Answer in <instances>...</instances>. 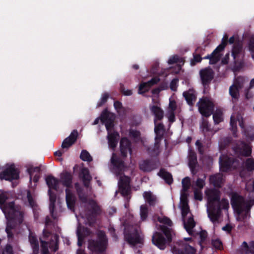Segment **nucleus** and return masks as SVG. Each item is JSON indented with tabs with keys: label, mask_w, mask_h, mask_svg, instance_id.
<instances>
[{
	"label": "nucleus",
	"mask_w": 254,
	"mask_h": 254,
	"mask_svg": "<svg viewBox=\"0 0 254 254\" xmlns=\"http://www.w3.org/2000/svg\"><path fill=\"white\" fill-rule=\"evenodd\" d=\"M96 241H90L88 248L93 252H101L104 251L107 246V239L103 232H99Z\"/></svg>",
	"instance_id": "8"
},
{
	"label": "nucleus",
	"mask_w": 254,
	"mask_h": 254,
	"mask_svg": "<svg viewBox=\"0 0 254 254\" xmlns=\"http://www.w3.org/2000/svg\"><path fill=\"white\" fill-rule=\"evenodd\" d=\"M129 178L125 176H120L118 185L119 191L123 196L127 195L129 192Z\"/></svg>",
	"instance_id": "15"
},
{
	"label": "nucleus",
	"mask_w": 254,
	"mask_h": 254,
	"mask_svg": "<svg viewBox=\"0 0 254 254\" xmlns=\"http://www.w3.org/2000/svg\"><path fill=\"white\" fill-rule=\"evenodd\" d=\"M152 242L161 250H164L166 247V241L159 233H155L153 235Z\"/></svg>",
	"instance_id": "17"
},
{
	"label": "nucleus",
	"mask_w": 254,
	"mask_h": 254,
	"mask_svg": "<svg viewBox=\"0 0 254 254\" xmlns=\"http://www.w3.org/2000/svg\"><path fill=\"white\" fill-rule=\"evenodd\" d=\"M90 206L92 209L90 214H88L87 216L81 215L80 217L77 216L78 226L76 231V234L78 238L77 244L79 247L82 245L84 238L89 234V231L84 228H82L81 225L82 223H88L89 225H90L94 220L95 215L99 214L100 212V208L94 201H92L90 202Z\"/></svg>",
	"instance_id": "5"
},
{
	"label": "nucleus",
	"mask_w": 254,
	"mask_h": 254,
	"mask_svg": "<svg viewBox=\"0 0 254 254\" xmlns=\"http://www.w3.org/2000/svg\"><path fill=\"white\" fill-rule=\"evenodd\" d=\"M199 74L201 83L203 86L208 85L212 80L214 76V72L210 67L203 68L199 71Z\"/></svg>",
	"instance_id": "14"
},
{
	"label": "nucleus",
	"mask_w": 254,
	"mask_h": 254,
	"mask_svg": "<svg viewBox=\"0 0 254 254\" xmlns=\"http://www.w3.org/2000/svg\"><path fill=\"white\" fill-rule=\"evenodd\" d=\"M80 158L83 161H90L92 160L91 157L89 153L85 150H83L81 152L80 154Z\"/></svg>",
	"instance_id": "54"
},
{
	"label": "nucleus",
	"mask_w": 254,
	"mask_h": 254,
	"mask_svg": "<svg viewBox=\"0 0 254 254\" xmlns=\"http://www.w3.org/2000/svg\"><path fill=\"white\" fill-rule=\"evenodd\" d=\"M253 204L250 205L245 202L243 198L238 194L234 193L232 196L231 204L238 220L242 221L249 217L250 209Z\"/></svg>",
	"instance_id": "6"
},
{
	"label": "nucleus",
	"mask_w": 254,
	"mask_h": 254,
	"mask_svg": "<svg viewBox=\"0 0 254 254\" xmlns=\"http://www.w3.org/2000/svg\"><path fill=\"white\" fill-rule=\"evenodd\" d=\"M193 190L194 198L196 200L201 201L203 198L201 190H198L197 188L194 187Z\"/></svg>",
	"instance_id": "50"
},
{
	"label": "nucleus",
	"mask_w": 254,
	"mask_h": 254,
	"mask_svg": "<svg viewBox=\"0 0 254 254\" xmlns=\"http://www.w3.org/2000/svg\"><path fill=\"white\" fill-rule=\"evenodd\" d=\"M80 137V134L77 129H73L69 135L65 138L62 143H75Z\"/></svg>",
	"instance_id": "30"
},
{
	"label": "nucleus",
	"mask_w": 254,
	"mask_h": 254,
	"mask_svg": "<svg viewBox=\"0 0 254 254\" xmlns=\"http://www.w3.org/2000/svg\"><path fill=\"white\" fill-rule=\"evenodd\" d=\"M178 63L184 64V60L183 58L179 57L178 55H174L172 56L168 61V63L169 64H173Z\"/></svg>",
	"instance_id": "44"
},
{
	"label": "nucleus",
	"mask_w": 254,
	"mask_h": 254,
	"mask_svg": "<svg viewBox=\"0 0 254 254\" xmlns=\"http://www.w3.org/2000/svg\"><path fill=\"white\" fill-rule=\"evenodd\" d=\"M10 193L0 190V207L7 220L5 231L8 238L12 237L15 231V225L20 224L23 220V215L18 206H14L12 202L8 200Z\"/></svg>",
	"instance_id": "2"
},
{
	"label": "nucleus",
	"mask_w": 254,
	"mask_h": 254,
	"mask_svg": "<svg viewBox=\"0 0 254 254\" xmlns=\"http://www.w3.org/2000/svg\"><path fill=\"white\" fill-rule=\"evenodd\" d=\"M139 168L144 172H150L156 167V164L149 160H141L139 163Z\"/></svg>",
	"instance_id": "20"
},
{
	"label": "nucleus",
	"mask_w": 254,
	"mask_h": 254,
	"mask_svg": "<svg viewBox=\"0 0 254 254\" xmlns=\"http://www.w3.org/2000/svg\"><path fill=\"white\" fill-rule=\"evenodd\" d=\"M72 144H62L61 148L55 152V155L61 156L62 154L66 151L71 146Z\"/></svg>",
	"instance_id": "40"
},
{
	"label": "nucleus",
	"mask_w": 254,
	"mask_h": 254,
	"mask_svg": "<svg viewBox=\"0 0 254 254\" xmlns=\"http://www.w3.org/2000/svg\"><path fill=\"white\" fill-rule=\"evenodd\" d=\"M29 241L33 250L32 254H38L39 253V244L37 239L34 234H30Z\"/></svg>",
	"instance_id": "28"
},
{
	"label": "nucleus",
	"mask_w": 254,
	"mask_h": 254,
	"mask_svg": "<svg viewBox=\"0 0 254 254\" xmlns=\"http://www.w3.org/2000/svg\"><path fill=\"white\" fill-rule=\"evenodd\" d=\"M109 98V94L107 92L104 93L100 100L98 102L97 104V107H100L103 106L108 101V99Z\"/></svg>",
	"instance_id": "45"
},
{
	"label": "nucleus",
	"mask_w": 254,
	"mask_h": 254,
	"mask_svg": "<svg viewBox=\"0 0 254 254\" xmlns=\"http://www.w3.org/2000/svg\"><path fill=\"white\" fill-rule=\"evenodd\" d=\"M156 136L155 137L154 143H160V142L164 138V132H155Z\"/></svg>",
	"instance_id": "57"
},
{
	"label": "nucleus",
	"mask_w": 254,
	"mask_h": 254,
	"mask_svg": "<svg viewBox=\"0 0 254 254\" xmlns=\"http://www.w3.org/2000/svg\"><path fill=\"white\" fill-rule=\"evenodd\" d=\"M51 236L52 241L49 244V248L53 251H56L58 249V237L56 235H51L46 232L45 230L43 231V238L41 239L42 254H49V250L48 247V244L44 240L46 239L47 237Z\"/></svg>",
	"instance_id": "10"
},
{
	"label": "nucleus",
	"mask_w": 254,
	"mask_h": 254,
	"mask_svg": "<svg viewBox=\"0 0 254 254\" xmlns=\"http://www.w3.org/2000/svg\"><path fill=\"white\" fill-rule=\"evenodd\" d=\"M40 168L38 167H34L32 166H29L27 168V171L30 175V181H33L34 182L36 183L38 182L39 178Z\"/></svg>",
	"instance_id": "22"
},
{
	"label": "nucleus",
	"mask_w": 254,
	"mask_h": 254,
	"mask_svg": "<svg viewBox=\"0 0 254 254\" xmlns=\"http://www.w3.org/2000/svg\"><path fill=\"white\" fill-rule=\"evenodd\" d=\"M111 163L113 166V172L118 174V172L122 171L124 169V165L122 161L117 158L115 154L113 153L111 158Z\"/></svg>",
	"instance_id": "19"
},
{
	"label": "nucleus",
	"mask_w": 254,
	"mask_h": 254,
	"mask_svg": "<svg viewBox=\"0 0 254 254\" xmlns=\"http://www.w3.org/2000/svg\"><path fill=\"white\" fill-rule=\"evenodd\" d=\"M182 184L183 188L181 193L179 207L181 210L184 227L187 232L190 235L192 233V229L195 226V223L190 211L188 203V194L186 193L190 186V178L186 177L183 179Z\"/></svg>",
	"instance_id": "4"
},
{
	"label": "nucleus",
	"mask_w": 254,
	"mask_h": 254,
	"mask_svg": "<svg viewBox=\"0 0 254 254\" xmlns=\"http://www.w3.org/2000/svg\"><path fill=\"white\" fill-rule=\"evenodd\" d=\"M161 230L163 233V234L165 235L167 241H171V234L170 229L165 226H161Z\"/></svg>",
	"instance_id": "51"
},
{
	"label": "nucleus",
	"mask_w": 254,
	"mask_h": 254,
	"mask_svg": "<svg viewBox=\"0 0 254 254\" xmlns=\"http://www.w3.org/2000/svg\"><path fill=\"white\" fill-rule=\"evenodd\" d=\"M201 127L202 128V131L204 133H205V131H209L210 130L209 126L208 123L206 122H203Z\"/></svg>",
	"instance_id": "63"
},
{
	"label": "nucleus",
	"mask_w": 254,
	"mask_h": 254,
	"mask_svg": "<svg viewBox=\"0 0 254 254\" xmlns=\"http://www.w3.org/2000/svg\"><path fill=\"white\" fill-rule=\"evenodd\" d=\"M179 79L177 78H174L170 82V88L171 90L175 91L177 88V83Z\"/></svg>",
	"instance_id": "59"
},
{
	"label": "nucleus",
	"mask_w": 254,
	"mask_h": 254,
	"mask_svg": "<svg viewBox=\"0 0 254 254\" xmlns=\"http://www.w3.org/2000/svg\"><path fill=\"white\" fill-rule=\"evenodd\" d=\"M229 94L232 97V102L237 103L240 97V88L236 87L235 85H231L229 88Z\"/></svg>",
	"instance_id": "27"
},
{
	"label": "nucleus",
	"mask_w": 254,
	"mask_h": 254,
	"mask_svg": "<svg viewBox=\"0 0 254 254\" xmlns=\"http://www.w3.org/2000/svg\"><path fill=\"white\" fill-rule=\"evenodd\" d=\"M114 106L117 112H119L123 108L122 103L119 101H116L114 102Z\"/></svg>",
	"instance_id": "64"
},
{
	"label": "nucleus",
	"mask_w": 254,
	"mask_h": 254,
	"mask_svg": "<svg viewBox=\"0 0 254 254\" xmlns=\"http://www.w3.org/2000/svg\"><path fill=\"white\" fill-rule=\"evenodd\" d=\"M244 81V79L242 76H238L234 82V83L233 85H235L236 87L240 88L241 89L242 87L243 83Z\"/></svg>",
	"instance_id": "56"
},
{
	"label": "nucleus",
	"mask_w": 254,
	"mask_h": 254,
	"mask_svg": "<svg viewBox=\"0 0 254 254\" xmlns=\"http://www.w3.org/2000/svg\"><path fill=\"white\" fill-rule=\"evenodd\" d=\"M19 178V171L13 164H7L0 173V179L11 181Z\"/></svg>",
	"instance_id": "9"
},
{
	"label": "nucleus",
	"mask_w": 254,
	"mask_h": 254,
	"mask_svg": "<svg viewBox=\"0 0 254 254\" xmlns=\"http://www.w3.org/2000/svg\"><path fill=\"white\" fill-rule=\"evenodd\" d=\"M243 46L242 43L240 42L235 43L233 47L232 51V55L234 60V63L235 64L237 62V59L239 58L241 53L242 51Z\"/></svg>",
	"instance_id": "26"
},
{
	"label": "nucleus",
	"mask_w": 254,
	"mask_h": 254,
	"mask_svg": "<svg viewBox=\"0 0 254 254\" xmlns=\"http://www.w3.org/2000/svg\"><path fill=\"white\" fill-rule=\"evenodd\" d=\"M159 176L163 178L169 184L172 183L173 178L172 175L166 172L164 170H161L158 173Z\"/></svg>",
	"instance_id": "34"
},
{
	"label": "nucleus",
	"mask_w": 254,
	"mask_h": 254,
	"mask_svg": "<svg viewBox=\"0 0 254 254\" xmlns=\"http://www.w3.org/2000/svg\"><path fill=\"white\" fill-rule=\"evenodd\" d=\"M115 120L114 114L109 112L107 109H104L101 114V122L105 126L106 130L114 128Z\"/></svg>",
	"instance_id": "13"
},
{
	"label": "nucleus",
	"mask_w": 254,
	"mask_h": 254,
	"mask_svg": "<svg viewBox=\"0 0 254 254\" xmlns=\"http://www.w3.org/2000/svg\"><path fill=\"white\" fill-rule=\"evenodd\" d=\"M143 195L145 201L149 205H153L156 203V198L150 191L144 192Z\"/></svg>",
	"instance_id": "31"
},
{
	"label": "nucleus",
	"mask_w": 254,
	"mask_h": 254,
	"mask_svg": "<svg viewBox=\"0 0 254 254\" xmlns=\"http://www.w3.org/2000/svg\"><path fill=\"white\" fill-rule=\"evenodd\" d=\"M172 252L174 254H193L195 252V250L192 247L181 241L174 247Z\"/></svg>",
	"instance_id": "12"
},
{
	"label": "nucleus",
	"mask_w": 254,
	"mask_h": 254,
	"mask_svg": "<svg viewBox=\"0 0 254 254\" xmlns=\"http://www.w3.org/2000/svg\"><path fill=\"white\" fill-rule=\"evenodd\" d=\"M130 233H129V228L126 227L125 231V238L129 244L134 245L137 244H141L143 237L139 231L132 227L131 228Z\"/></svg>",
	"instance_id": "11"
},
{
	"label": "nucleus",
	"mask_w": 254,
	"mask_h": 254,
	"mask_svg": "<svg viewBox=\"0 0 254 254\" xmlns=\"http://www.w3.org/2000/svg\"><path fill=\"white\" fill-rule=\"evenodd\" d=\"M212 246L216 249H221L222 248V244L218 239H214L212 241Z\"/></svg>",
	"instance_id": "61"
},
{
	"label": "nucleus",
	"mask_w": 254,
	"mask_h": 254,
	"mask_svg": "<svg viewBox=\"0 0 254 254\" xmlns=\"http://www.w3.org/2000/svg\"><path fill=\"white\" fill-rule=\"evenodd\" d=\"M150 87L147 82L141 83L139 85L138 93L139 94H142L147 92Z\"/></svg>",
	"instance_id": "46"
},
{
	"label": "nucleus",
	"mask_w": 254,
	"mask_h": 254,
	"mask_svg": "<svg viewBox=\"0 0 254 254\" xmlns=\"http://www.w3.org/2000/svg\"><path fill=\"white\" fill-rule=\"evenodd\" d=\"M149 109L151 113L154 116V123L157 121L162 120L164 117V111L160 107L157 105H150Z\"/></svg>",
	"instance_id": "18"
},
{
	"label": "nucleus",
	"mask_w": 254,
	"mask_h": 254,
	"mask_svg": "<svg viewBox=\"0 0 254 254\" xmlns=\"http://www.w3.org/2000/svg\"><path fill=\"white\" fill-rule=\"evenodd\" d=\"M154 123H155V128H154L155 132H165L164 127V125H163V124L159 123L158 124H156V122Z\"/></svg>",
	"instance_id": "60"
},
{
	"label": "nucleus",
	"mask_w": 254,
	"mask_h": 254,
	"mask_svg": "<svg viewBox=\"0 0 254 254\" xmlns=\"http://www.w3.org/2000/svg\"><path fill=\"white\" fill-rule=\"evenodd\" d=\"M183 96L190 106H192L194 102L196 99L195 91L193 89H189L188 91L184 92Z\"/></svg>",
	"instance_id": "24"
},
{
	"label": "nucleus",
	"mask_w": 254,
	"mask_h": 254,
	"mask_svg": "<svg viewBox=\"0 0 254 254\" xmlns=\"http://www.w3.org/2000/svg\"><path fill=\"white\" fill-rule=\"evenodd\" d=\"M228 41V36L225 34L221 41V43L216 47V50H219L220 52L223 51L226 46Z\"/></svg>",
	"instance_id": "41"
},
{
	"label": "nucleus",
	"mask_w": 254,
	"mask_h": 254,
	"mask_svg": "<svg viewBox=\"0 0 254 254\" xmlns=\"http://www.w3.org/2000/svg\"><path fill=\"white\" fill-rule=\"evenodd\" d=\"M160 81V79L158 77H153L149 81H147L149 86H152L153 85L158 83V82Z\"/></svg>",
	"instance_id": "62"
},
{
	"label": "nucleus",
	"mask_w": 254,
	"mask_h": 254,
	"mask_svg": "<svg viewBox=\"0 0 254 254\" xmlns=\"http://www.w3.org/2000/svg\"><path fill=\"white\" fill-rule=\"evenodd\" d=\"M207 199V212L211 222L215 224L218 222L221 215V210H227L229 203L227 199H222L219 201L220 192L216 189H206L205 191Z\"/></svg>",
	"instance_id": "3"
},
{
	"label": "nucleus",
	"mask_w": 254,
	"mask_h": 254,
	"mask_svg": "<svg viewBox=\"0 0 254 254\" xmlns=\"http://www.w3.org/2000/svg\"><path fill=\"white\" fill-rule=\"evenodd\" d=\"M246 166L248 171H252L254 169V160L253 159H248L246 161ZM248 174L249 175V172Z\"/></svg>",
	"instance_id": "58"
},
{
	"label": "nucleus",
	"mask_w": 254,
	"mask_h": 254,
	"mask_svg": "<svg viewBox=\"0 0 254 254\" xmlns=\"http://www.w3.org/2000/svg\"><path fill=\"white\" fill-rule=\"evenodd\" d=\"M0 254H13V251L11 247L9 245H7L3 248H0Z\"/></svg>",
	"instance_id": "53"
},
{
	"label": "nucleus",
	"mask_w": 254,
	"mask_h": 254,
	"mask_svg": "<svg viewBox=\"0 0 254 254\" xmlns=\"http://www.w3.org/2000/svg\"><path fill=\"white\" fill-rule=\"evenodd\" d=\"M244 135L248 141L254 140V127H249L243 131Z\"/></svg>",
	"instance_id": "32"
},
{
	"label": "nucleus",
	"mask_w": 254,
	"mask_h": 254,
	"mask_svg": "<svg viewBox=\"0 0 254 254\" xmlns=\"http://www.w3.org/2000/svg\"><path fill=\"white\" fill-rule=\"evenodd\" d=\"M230 124V129L232 131L233 135L234 137H236L237 136V120L233 116L231 117Z\"/></svg>",
	"instance_id": "37"
},
{
	"label": "nucleus",
	"mask_w": 254,
	"mask_h": 254,
	"mask_svg": "<svg viewBox=\"0 0 254 254\" xmlns=\"http://www.w3.org/2000/svg\"><path fill=\"white\" fill-rule=\"evenodd\" d=\"M130 144H120V147L123 156H126L128 153H130Z\"/></svg>",
	"instance_id": "43"
},
{
	"label": "nucleus",
	"mask_w": 254,
	"mask_h": 254,
	"mask_svg": "<svg viewBox=\"0 0 254 254\" xmlns=\"http://www.w3.org/2000/svg\"><path fill=\"white\" fill-rule=\"evenodd\" d=\"M46 182L49 189L48 194L50 198L49 208L52 216L54 218H56L58 216V213L60 211V206L56 204V195L52 192L51 189H53L57 191L60 190V185L61 183L65 187L66 201L67 207L72 210L74 206L75 197L71 190L72 186V176L66 172H64L60 175V181L52 176H48L46 179Z\"/></svg>",
	"instance_id": "1"
},
{
	"label": "nucleus",
	"mask_w": 254,
	"mask_h": 254,
	"mask_svg": "<svg viewBox=\"0 0 254 254\" xmlns=\"http://www.w3.org/2000/svg\"><path fill=\"white\" fill-rule=\"evenodd\" d=\"M242 254H248L249 249L252 253H254V242L251 244L250 247L249 248L246 242H243L242 246Z\"/></svg>",
	"instance_id": "39"
},
{
	"label": "nucleus",
	"mask_w": 254,
	"mask_h": 254,
	"mask_svg": "<svg viewBox=\"0 0 254 254\" xmlns=\"http://www.w3.org/2000/svg\"><path fill=\"white\" fill-rule=\"evenodd\" d=\"M246 189L249 192L254 191V180H250L246 183Z\"/></svg>",
	"instance_id": "55"
},
{
	"label": "nucleus",
	"mask_w": 254,
	"mask_h": 254,
	"mask_svg": "<svg viewBox=\"0 0 254 254\" xmlns=\"http://www.w3.org/2000/svg\"><path fill=\"white\" fill-rule=\"evenodd\" d=\"M80 177L82 178L85 186H88V183L91 179V177L87 169L83 168L81 170Z\"/></svg>",
	"instance_id": "33"
},
{
	"label": "nucleus",
	"mask_w": 254,
	"mask_h": 254,
	"mask_svg": "<svg viewBox=\"0 0 254 254\" xmlns=\"http://www.w3.org/2000/svg\"><path fill=\"white\" fill-rule=\"evenodd\" d=\"M148 214V209L145 205H142L140 208V215L142 220L146 219Z\"/></svg>",
	"instance_id": "47"
},
{
	"label": "nucleus",
	"mask_w": 254,
	"mask_h": 254,
	"mask_svg": "<svg viewBox=\"0 0 254 254\" xmlns=\"http://www.w3.org/2000/svg\"><path fill=\"white\" fill-rule=\"evenodd\" d=\"M212 114L215 124H219L223 121L222 113L220 110H217L215 113Z\"/></svg>",
	"instance_id": "42"
},
{
	"label": "nucleus",
	"mask_w": 254,
	"mask_h": 254,
	"mask_svg": "<svg viewBox=\"0 0 254 254\" xmlns=\"http://www.w3.org/2000/svg\"><path fill=\"white\" fill-rule=\"evenodd\" d=\"M107 131L108 132V143H118L120 137L119 133L115 131L114 128H109V130H107Z\"/></svg>",
	"instance_id": "25"
},
{
	"label": "nucleus",
	"mask_w": 254,
	"mask_h": 254,
	"mask_svg": "<svg viewBox=\"0 0 254 254\" xmlns=\"http://www.w3.org/2000/svg\"><path fill=\"white\" fill-rule=\"evenodd\" d=\"M23 194L25 195H26L30 206L32 207H33L35 205V202L32 198V197L31 194H30L29 191L25 190L23 192Z\"/></svg>",
	"instance_id": "52"
},
{
	"label": "nucleus",
	"mask_w": 254,
	"mask_h": 254,
	"mask_svg": "<svg viewBox=\"0 0 254 254\" xmlns=\"http://www.w3.org/2000/svg\"><path fill=\"white\" fill-rule=\"evenodd\" d=\"M193 59L190 61V64L195 65L197 63L201 62L202 58L199 54H193Z\"/></svg>",
	"instance_id": "49"
},
{
	"label": "nucleus",
	"mask_w": 254,
	"mask_h": 254,
	"mask_svg": "<svg viewBox=\"0 0 254 254\" xmlns=\"http://www.w3.org/2000/svg\"><path fill=\"white\" fill-rule=\"evenodd\" d=\"M241 150L239 151L240 154L243 156H249L251 154V148L248 144H241Z\"/></svg>",
	"instance_id": "35"
},
{
	"label": "nucleus",
	"mask_w": 254,
	"mask_h": 254,
	"mask_svg": "<svg viewBox=\"0 0 254 254\" xmlns=\"http://www.w3.org/2000/svg\"><path fill=\"white\" fill-rule=\"evenodd\" d=\"M223 182V178L221 174L212 176L210 178V183L216 188L221 187Z\"/></svg>",
	"instance_id": "29"
},
{
	"label": "nucleus",
	"mask_w": 254,
	"mask_h": 254,
	"mask_svg": "<svg viewBox=\"0 0 254 254\" xmlns=\"http://www.w3.org/2000/svg\"><path fill=\"white\" fill-rule=\"evenodd\" d=\"M205 176H204L202 178L197 179L192 186V189L195 187L198 190H202L205 185Z\"/></svg>",
	"instance_id": "36"
},
{
	"label": "nucleus",
	"mask_w": 254,
	"mask_h": 254,
	"mask_svg": "<svg viewBox=\"0 0 254 254\" xmlns=\"http://www.w3.org/2000/svg\"><path fill=\"white\" fill-rule=\"evenodd\" d=\"M220 169L221 171L226 172L231 167V164L234 168L236 167L237 163L231 158H228L226 156L222 155L220 157Z\"/></svg>",
	"instance_id": "16"
},
{
	"label": "nucleus",
	"mask_w": 254,
	"mask_h": 254,
	"mask_svg": "<svg viewBox=\"0 0 254 254\" xmlns=\"http://www.w3.org/2000/svg\"><path fill=\"white\" fill-rule=\"evenodd\" d=\"M198 111L201 115L205 117H210L214 111L215 105L214 103L207 96L200 98L197 103Z\"/></svg>",
	"instance_id": "7"
},
{
	"label": "nucleus",
	"mask_w": 254,
	"mask_h": 254,
	"mask_svg": "<svg viewBox=\"0 0 254 254\" xmlns=\"http://www.w3.org/2000/svg\"><path fill=\"white\" fill-rule=\"evenodd\" d=\"M128 137L133 140L135 143H144L145 139L141 137L139 130L130 128L128 131Z\"/></svg>",
	"instance_id": "21"
},
{
	"label": "nucleus",
	"mask_w": 254,
	"mask_h": 254,
	"mask_svg": "<svg viewBox=\"0 0 254 254\" xmlns=\"http://www.w3.org/2000/svg\"><path fill=\"white\" fill-rule=\"evenodd\" d=\"M189 166L192 172V169L194 168L196 163V157L194 152L190 151L189 152Z\"/></svg>",
	"instance_id": "38"
},
{
	"label": "nucleus",
	"mask_w": 254,
	"mask_h": 254,
	"mask_svg": "<svg viewBox=\"0 0 254 254\" xmlns=\"http://www.w3.org/2000/svg\"><path fill=\"white\" fill-rule=\"evenodd\" d=\"M157 219L159 222L163 224L166 225L168 226H171L172 225V222L171 220L165 216H159Z\"/></svg>",
	"instance_id": "48"
},
{
	"label": "nucleus",
	"mask_w": 254,
	"mask_h": 254,
	"mask_svg": "<svg viewBox=\"0 0 254 254\" xmlns=\"http://www.w3.org/2000/svg\"><path fill=\"white\" fill-rule=\"evenodd\" d=\"M221 57L220 52L219 50H216V48L210 55H208L204 57L203 59H209V64H216L220 61Z\"/></svg>",
	"instance_id": "23"
}]
</instances>
